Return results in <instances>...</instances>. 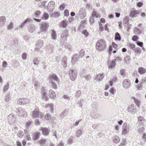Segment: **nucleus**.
I'll use <instances>...</instances> for the list:
<instances>
[{
  "label": "nucleus",
  "instance_id": "1",
  "mask_svg": "<svg viewBox=\"0 0 146 146\" xmlns=\"http://www.w3.org/2000/svg\"><path fill=\"white\" fill-rule=\"evenodd\" d=\"M48 80L50 86L53 89H56L58 88L56 82L58 83V84H60V80L58 76L55 74H52L49 76Z\"/></svg>",
  "mask_w": 146,
  "mask_h": 146
},
{
  "label": "nucleus",
  "instance_id": "2",
  "mask_svg": "<svg viewBox=\"0 0 146 146\" xmlns=\"http://www.w3.org/2000/svg\"><path fill=\"white\" fill-rule=\"evenodd\" d=\"M106 43L105 40L100 39L98 40L96 43V47L99 51H102L106 48Z\"/></svg>",
  "mask_w": 146,
  "mask_h": 146
},
{
  "label": "nucleus",
  "instance_id": "3",
  "mask_svg": "<svg viewBox=\"0 0 146 146\" xmlns=\"http://www.w3.org/2000/svg\"><path fill=\"white\" fill-rule=\"evenodd\" d=\"M68 74L70 79L72 81H74L76 78L78 73L76 70L70 69Z\"/></svg>",
  "mask_w": 146,
  "mask_h": 146
},
{
  "label": "nucleus",
  "instance_id": "4",
  "mask_svg": "<svg viewBox=\"0 0 146 146\" xmlns=\"http://www.w3.org/2000/svg\"><path fill=\"white\" fill-rule=\"evenodd\" d=\"M17 102L19 104L24 105L29 104L30 102V100L27 98H21L18 100Z\"/></svg>",
  "mask_w": 146,
  "mask_h": 146
},
{
  "label": "nucleus",
  "instance_id": "5",
  "mask_svg": "<svg viewBox=\"0 0 146 146\" xmlns=\"http://www.w3.org/2000/svg\"><path fill=\"white\" fill-rule=\"evenodd\" d=\"M129 124L126 122L124 123L122 126V133L124 135L127 134L129 131Z\"/></svg>",
  "mask_w": 146,
  "mask_h": 146
},
{
  "label": "nucleus",
  "instance_id": "6",
  "mask_svg": "<svg viewBox=\"0 0 146 146\" xmlns=\"http://www.w3.org/2000/svg\"><path fill=\"white\" fill-rule=\"evenodd\" d=\"M86 15V11L85 8H80L78 12V16L80 19H83L85 17Z\"/></svg>",
  "mask_w": 146,
  "mask_h": 146
},
{
  "label": "nucleus",
  "instance_id": "7",
  "mask_svg": "<svg viewBox=\"0 0 146 146\" xmlns=\"http://www.w3.org/2000/svg\"><path fill=\"white\" fill-rule=\"evenodd\" d=\"M49 25L47 23H42L40 28L41 32L45 33L46 32L48 29Z\"/></svg>",
  "mask_w": 146,
  "mask_h": 146
},
{
  "label": "nucleus",
  "instance_id": "8",
  "mask_svg": "<svg viewBox=\"0 0 146 146\" xmlns=\"http://www.w3.org/2000/svg\"><path fill=\"white\" fill-rule=\"evenodd\" d=\"M116 60L114 59L111 61H107V63L108 64V67L109 69H111L114 68L116 64Z\"/></svg>",
  "mask_w": 146,
  "mask_h": 146
},
{
  "label": "nucleus",
  "instance_id": "9",
  "mask_svg": "<svg viewBox=\"0 0 146 146\" xmlns=\"http://www.w3.org/2000/svg\"><path fill=\"white\" fill-rule=\"evenodd\" d=\"M68 31L66 29H65L62 32L61 35V39L63 40L64 39L66 40L68 36Z\"/></svg>",
  "mask_w": 146,
  "mask_h": 146
},
{
  "label": "nucleus",
  "instance_id": "10",
  "mask_svg": "<svg viewBox=\"0 0 146 146\" xmlns=\"http://www.w3.org/2000/svg\"><path fill=\"white\" fill-rule=\"evenodd\" d=\"M141 12L136 10H132L130 11V16L131 17L133 18L136 17L138 14H139Z\"/></svg>",
  "mask_w": 146,
  "mask_h": 146
},
{
  "label": "nucleus",
  "instance_id": "11",
  "mask_svg": "<svg viewBox=\"0 0 146 146\" xmlns=\"http://www.w3.org/2000/svg\"><path fill=\"white\" fill-rule=\"evenodd\" d=\"M123 84L124 88H129L130 84V80L128 79H125L123 81Z\"/></svg>",
  "mask_w": 146,
  "mask_h": 146
},
{
  "label": "nucleus",
  "instance_id": "12",
  "mask_svg": "<svg viewBox=\"0 0 146 146\" xmlns=\"http://www.w3.org/2000/svg\"><path fill=\"white\" fill-rule=\"evenodd\" d=\"M41 93L42 94V97L43 99H44L45 101H47L48 99V94L46 92V91L44 90V88H42Z\"/></svg>",
  "mask_w": 146,
  "mask_h": 146
},
{
  "label": "nucleus",
  "instance_id": "13",
  "mask_svg": "<svg viewBox=\"0 0 146 146\" xmlns=\"http://www.w3.org/2000/svg\"><path fill=\"white\" fill-rule=\"evenodd\" d=\"M18 113L21 117H26L27 116V112L24 109L20 108L18 111Z\"/></svg>",
  "mask_w": 146,
  "mask_h": 146
},
{
  "label": "nucleus",
  "instance_id": "14",
  "mask_svg": "<svg viewBox=\"0 0 146 146\" xmlns=\"http://www.w3.org/2000/svg\"><path fill=\"white\" fill-rule=\"evenodd\" d=\"M104 77L103 74H99L95 76L94 80L100 82L103 79Z\"/></svg>",
  "mask_w": 146,
  "mask_h": 146
},
{
  "label": "nucleus",
  "instance_id": "15",
  "mask_svg": "<svg viewBox=\"0 0 146 146\" xmlns=\"http://www.w3.org/2000/svg\"><path fill=\"white\" fill-rule=\"evenodd\" d=\"M61 64L64 68H66L67 66V58L66 56L62 57L61 60Z\"/></svg>",
  "mask_w": 146,
  "mask_h": 146
},
{
  "label": "nucleus",
  "instance_id": "16",
  "mask_svg": "<svg viewBox=\"0 0 146 146\" xmlns=\"http://www.w3.org/2000/svg\"><path fill=\"white\" fill-rule=\"evenodd\" d=\"M79 55L77 54H75L73 55L72 58V63L74 64L78 60L79 58Z\"/></svg>",
  "mask_w": 146,
  "mask_h": 146
},
{
  "label": "nucleus",
  "instance_id": "17",
  "mask_svg": "<svg viewBox=\"0 0 146 146\" xmlns=\"http://www.w3.org/2000/svg\"><path fill=\"white\" fill-rule=\"evenodd\" d=\"M6 18L5 16L0 17V25L3 27L6 22Z\"/></svg>",
  "mask_w": 146,
  "mask_h": 146
},
{
  "label": "nucleus",
  "instance_id": "18",
  "mask_svg": "<svg viewBox=\"0 0 146 146\" xmlns=\"http://www.w3.org/2000/svg\"><path fill=\"white\" fill-rule=\"evenodd\" d=\"M9 121L11 124H13L16 120L15 118L12 115H10L8 117Z\"/></svg>",
  "mask_w": 146,
  "mask_h": 146
},
{
  "label": "nucleus",
  "instance_id": "19",
  "mask_svg": "<svg viewBox=\"0 0 146 146\" xmlns=\"http://www.w3.org/2000/svg\"><path fill=\"white\" fill-rule=\"evenodd\" d=\"M145 121V120L142 117L139 116L138 117V122L139 125H143L144 123V122Z\"/></svg>",
  "mask_w": 146,
  "mask_h": 146
},
{
  "label": "nucleus",
  "instance_id": "20",
  "mask_svg": "<svg viewBox=\"0 0 146 146\" xmlns=\"http://www.w3.org/2000/svg\"><path fill=\"white\" fill-rule=\"evenodd\" d=\"M40 115V112L37 109H35L33 111V116L34 118H37Z\"/></svg>",
  "mask_w": 146,
  "mask_h": 146
},
{
  "label": "nucleus",
  "instance_id": "21",
  "mask_svg": "<svg viewBox=\"0 0 146 146\" xmlns=\"http://www.w3.org/2000/svg\"><path fill=\"white\" fill-rule=\"evenodd\" d=\"M41 131L43 135H48L49 133V130L46 128H42Z\"/></svg>",
  "mask_w": 146,
  "mask_h": 146
},
{
  "label": "nucleus",
  "instance_id": "22",
  "mask_svg": "<svg viewBox=\"0 0 146 146\" xmlns=\"http://www.w3.org/2000/svg\"><path fill=\"white\" fill-rule=\"evenodd\" d=\"M138 72L140 74L142 75L146 72V69L143 67H139L138 68Z\"/></svg>",
  "mask_w": 146,
  "mask_h": 146
},
{
  "label": "nucleus",
  "instance_id": "23",
  "mask_svg": "<svg viewBox=\"0 0 146 146\" xmlns=\"http://www.w3.org/2000/svg\"><path fill=\"white\" fill-rule=\"evenodd\" d=\"M134 104H132L130 107H128L127 108V110L128 111V112L131 113H136V111H134V108H133Z\"/></svg>",
  "mask_w": 146,
  "mask_h": 146
},
{
  "label": "nucleus",
  "instance_id": "24",
  "mask_svg": "<svg viewBox=\"0 0 146 146\" xmlns=\"http://www.w3.org/2000/svg\"><path fill=\"white\" fill-rule=\"evenodd\" d=\"M50 96L52 99H54L56 96L55 92L52 90H50L49 91Z\"/></svg>",
  "mask_w": 146,
  "mask_h": 146
},
{
  "label": "nucleus",
  "instance_id": "25",
  "mask_svg": "<svg viewBox=\"0 0 146 146\" xmlns=\"http://www.w3.org/2000/svg\"><path fill=\"white\" fill-rule=\"evenodd\" d=\"M29 31L31 33H33L35 29V27L34 25H29L28 28Z\"/></svg>",
  "mask_w": 146,
  "mask_h": 146
},
{
  "label": "nucleus",
  "instance_id": "26",
  "mask_svg": "<svg viewBox=\"0 0 146 146\" xmlns=\"http://www.w3.org/2000/svg\"><path fill=\"white\" fill-rule=\"evenodd\" d=\"M82 134V130L80 128L75 133V136L77 138H78Z\"/></svg>",
  "mask_w": 146,
  "mask_h": 146
},
{
  "label": "nucleus",
  "instance_id": "27",
  "mask_svg": "<svg viewBox=\"0 0 146 146\" xmlns=\"http://www.w3.org/2000/svg\"><path fill=\"white\" fill-rule=\"evenodd\" d=\"M114 39L115 40L120 41L121 40V37L118 32H116L115 34Z\"/></svg>",
  "mask_w": 146,
  "mask_h": 146
},
{
  "label": "nucleus",
  "instance_id": "28",
  "mask_svg": "<svg viewBox=\"0 0 146 146\" xmlns=\"http://www.w3.org/2000/svg\"><path fill=\"white\" fill-rule=\"evenodd\" d=\"M143 29L138 28L137 27H135L134 29V31L136 33L137 35H140L142 33Z\"/></svg>",
  "mask_w": 146,
  "mask_h": 146
},
{
  "label": "nucleus",
  "instance_id": "29",
  "mask_svg": "<svg viewBox=\"0 0 146 146\" xmlns=\"http://www.w3.org/2000/svg\"><path fill=\"white\" fill-rule=\"evenodd\" d=\"M40 59L39 58L35 57L33 60V64L35 65H37L39 63Z\"/></svg>",
  "mask_w": 146,
  "mask_h": 146
},
{
  "label": "nucleus",
  "instance_id": "30",
  "mask_svg": "<svg viewBox=\"0 0 146 146\" xmlns=\"http://www.w3.org/2000/svg\"><path fill=\"white\" fill-rule=\"evenodd\" d=\"M136 53L135 55L139 56L141 53V50L139 47H137L134 50Z\"/></svg>",
  "mask_w": 146,
  "mask_h": 146
},
{
  "label": "nucleus",
  "instance_id": "31",
  "mask_svg": "<svg viewBox=\"0 0 146 146\" xmlns=\"http://www.w3.org/2000/svg\"><path fill=\"white\" fill-rule=\"evenodd\" d=\"M131 98L133 99L134 100V102L138 107H139L140 106L141 102L138 100L136 99V98L133 97H132Z\"/></svg>",
  "mask_w": 146,
  "mask_h": 146
},
{
  "label": "nucleus",
  "instance_id": "32",
  "mask_svg": "<svg viewBox=\"0 0 146 146\" xmlns=\"http://www.w3.org/2000/svg\"><path fill=\"white\" fill-rule=\"evenodd\" d=\"M43 44V42L42 40H39L36 44V46H38L39 48H41Z\"/></svg>",
  "mask_w": 146,
  "mask_h": 146
},
{
  "label": "nucleus",
  "instance_id": "33",
  "mask_svg": "<svg viewBox=\"0 0 146 146\" xmlns=\"http://www.w3.org/2000/svg\"><path fill=\"white\" fill-rule=\"evenodd\" d=\"M60 25L63 28H65L67 27L68 25V24L65 20H63L61 21L60 23Z\"/></svg>",
  "mask_w": 146,
  "mask_h": 146
},
{
  "label": "nucleus",
  "instance_id": "34",
  "mask_svg": "<svg viewBox=\"0 0 146 146\" xmlns=\"http://www.w3.org/2000/svg\"><path fill=\"white\" fill-rule=\"evenodd\" d=\"M131 60L130 56H127L124 57V62L125 63L129 64Z\"/></svg>",
  "mask_w": 146,
  "mask_h": 146
},
{
  "label": "nucleus",
  "instance_id": "35",
  "mask_svg": "<svg viewBox=\"0 0 146 146\" xmlns=\"http://www.w3.org/2000/svg\"><path fill=\"white\" fill-rule=\"evenodd\" d=\"M40 136L39 132H36L35 133L33 136V139L34 140H36L38 139Z\"/></svg>",
  "mask_w": 146,
  "mask_h": 146
},
{
  "label": "nucleus",
  "instance_id": "36",
  "mask_svg": "<svg viewBox=\"0 0 146 146\" xmlns=\"http://www.w3.org/2000/svg\"><path fill=\"white\" fill-rule=\"evenodd\" d=\"M91 16L94 18H97L99 17V15L97 13L96 11L94 10L92 12Z\"/></svg>",
  "mask_w": 146,
  "mask_h": 146
},
{
  "label": "nucleus",
  "instance_id": "37",
  "mask_svg": "<svg viewBox=\"0 0 146 146\" xmlns=\"http://www.w3.org/2000/svg\"><path fill=\"white\" fill-rule=\"evenodd\" d=\"M51 37L53 40H55L56 38V31L54 30H52Z\"/></svg>",
  "mask_w": 146,
  "mask_h": 146
},
{
  "label": "nucleus",
  "instance_id": "38",
  "mask_svg": "<svg viewBox=\"0 0 146 146\" xmlns=\"http://www.w3.org/2000/svg\"><path fill=\"white\" fill-rule=\"evenodd\" d=\"M85 54V50L83 49L81 50L79 52V56L80 58L83 57Z\"/></svg>",
  "mask_w": 146,
  "mask_h": 146
},
{
  "label": "nucleus",
  "instance_id": "39",
  "mask_svg": "<svg viewBox=\"0 0 146 146\" xmlns=\"http://www.w3.org/2000/svg\"><path fill=\"white\" fill-rule=\"evenodd\" d=\"M10 93H8L6 96L5 101L7 103H8L9 102L10 100L11 99V96H10Z\"/></svg>",
  "mask_w": 146,
  "mask_h": 146
},
{
  "label": "nucleus",
  "instance_id": "40",
  "mask_svg": "<svg viewBox=\"0 0 146 146\" xmlns=\"http://www.w3.org/2000/svg\"><path fill=\"white\" fill-rule=\"evenodd\" d=\"M49 107L50 109V111L52 113L54 111L53 106L52 104H47L46 106V108H48Z\"/></svg>",
  "mask_w": 146,
  "mask_h": 146
},
{
  "label": "nucleus",
  "instance_id": "41",
  "mask_svg": "<svg viewBox=\"0 0 146 146\" xmlns=\"http://www.w3.org/2000/svg\"><path fill=\"white\" fill-rule=\"evenodd\" d=\"M9 84L8 82H7L3 87V91L5 92H7L9 88Z\"/></svg>",
  "mask_w": 146,
  "mask_h": 146
},
{
  "label": "nucleus",
  "instance_id": "42",
  "mask_svg": "<svg viewBox=\"0 0 146 146\" xmlns=\"http://www.w3.org/2000/svg\"><path fill=\"white\" fill-rule=\"evenodd\" d=\"M49 18V15L46 13H44L42 16V18L43 19L46 20Z\"/></svg>",
  "mask_w": 146,
  "mask_h": 146
},
{
  "label": "nucleus",
  "instance_id": "43",
  "mask_svg": "<svg viewBox=\"0 0 146 146\" xmlns=\"http://www.w3.org/2000/svg\"><path fill=\"white\" fill-rule=\"evenodd\" d=\"M68 114L67 111L64 110L60 115V116L61 118H63L64 117L66 116Z\"/></svg>",
  "mask_w": 146,
  "mask_h": 146
},
{
  "label": "nucleus",
  "instance_id": "44",
  "mask_svg": "<svg viewBox=\"0 0 146 146\" xmlns=\"http://www.w3.org/2000/svg\"><path fill=\"white\" fill-rule=\"evenodd\" d=\"M38 142L41 146L44 145L46 144V140L44 139H42L39 141Z\"/></svg>",
  "mask_w": 146,
  "mask_h": 146
},
{
  "label": "nucleus",
  "instance_id": "45",
  "mask_svg": "<svg viewBox=\"0 0 146 146\" xmlns=\"http://www.w3.org/2000/svg\"><path fill=\"white\" fill-rule=\"evenodd\" d=\"M41 13V12L38 10L36 11L34 15L36 18H39Z\"/></svg>",
  "mask_w": 146,
  "mask_h": 146
},
{
  "label": "nucleus",
  "instance_id": "46",
  "mask_svg": "<svg viewBox=\"0 0 146 146\" xmlns=\"http://www.w3.org/2000/svg\"><path fill=\"white\" fill-rule=\"evenodd\" d=\"M120 141V139L119 137L115 136L114 138L113 141L114 143H119Z\"/></svg>",
  "mask_w": 146,
  "mask_h": 146
},
{
  "label": "nucleus",
  "instance_id": "47",
  "mask_svg": "<svg viewBox=\"0 0 146 146\" xmlns=\"http://www.w3.org/2000/svg\"><path fill=\"white\" fill-rule=\"evenodd\" d=\"M82 92L80 90H77L76 92L75 96L77 98H78L81 96Z\"/></svg>",
  "mask_w": 146,
  "mask_h": 146
},
{
  "label": "nucleus",
  "instance_id": "48",
  "mask_svg": "<svg viewBox=\"0 0 146 146\" xmlns=\"http://www.w3.org/2000/svg\"><path fill=\"white\" fill-rule=\"evenodd\" d=\"M55 7V6H50L48 7L47 6V10L48 11H49L50 12H52L53 11Z\"/></svg>",
  "mask_w": 146,
  "mask_h": 146
},
{
  "label": "nucleus",
  "instance_id": "49",
  "mask_svg": "<svg viewBox=\"0 0 146 146\" xmlns=\"http://www.w3.org/2000/svg\"><path fill=\"white\" fill-rule=\"evenodd\" d=\"M13 24L12 22H11L9 25L7 26V28L8 30H10L13 28Z\"/></svg>",
  "mask_w": 146,
  "mask_h": 146
},
{
  "label": "nucleus",
  "instance_id": "50",
  "mask_svg": "<svg viewBox=\"0 0 146 146\" xmlns=\"http://www.w3.org/2000/svg\"><path fill=\"white\" fill-rule=\"evenodd\" d=\"M84 77L87 81L89 80L91 78V76L90 74L84 76Z\"/></svg>",
  "mask_w": 146,
  "mask_h": 146
},
{
  "label": "nucleus",
  "instance_id": "51",
  "mask_svg": "<svg viewBox=\"0 0 146 146\" xmlns=\"http://www.w3.org/2000/svg\"><path fill=\"white\" fill-rule=\"evenodd\" d=\"M129 46L130 48L133 50H134L136 48L135 45L132 43H129Z\"/></svg>",
  "mask_w": 146,
  "mask_h": 146
},
{
  "label": "nucleus",
  "instance_id": "52",
  "mask_svg": "<svg viewBox=\"0 0 146 146\" xmlns=\"http://www.w3.org/2000/svg\"><path fill=\"white\" fill-rule=\"evenodd\" d=\"M23 133L22 131H19L17 133V136L21 138L23 136Z\"/></svg>",
  "mask_w": 146,
  "mask_h": 146
},
{
  "label": "nucleus",
  "instance_id": "53",
  "mask_svg": "<svg viewBox=\"0 0 146 146\" xmlns=\"http://www.w3.org/2000/svg\"><path fill=\"white\" fill-rule=\"evenodd\" d=\"M33 122L31 121H29L27 122L26 123V126L28 129L29 127L31 125Z\"/></svg>",
  "mask_w": 146,
  "mask_h": 146
},
{
  "label": "nucleus",
  "instance_id": "54",
  "mask_svg": "<svg viewBox=\"0 0 146 146\" xmlns=\"http://www.w3.org/2000/svg\"><path fill=\"white\" fill-rule=\"evenodd\" d=\"M52 16H54L55 17L57 18L60 16V13L58 12H55L52 14Z\"/></svg>",
  "mask_w": 146,
  "mask_h": 146
},
{
  "label": "nucleus",
  "instance_id": "55",
  "mask_svg": "<svg viewBox=\"0 0 146 146\" xmlns=\"http://www.w3.org/2000/svg\"><path fill=\"white\" fill-rule=\"evenodd\" d=\"M82 33L86 37L88 36L89 34L86 30H83L82 31Z\"/></svg>",
  "mask_w": 146,
  "mask_h": 146
},
{
  "label": "nucleus",
  "instance_id": "56",
  "mask_svg": "<svg viewBox=\"0 0 146 146\" xmlns=\"http://www.w3.org/2000/svg\"><path fill=\"white\" fill-rule=\"evenodd\" d=\"M45 118L46 119L49 120L51 119L52 117L49 113H47L45 115Z\"/></svg>",
  "mask_w": 146,
  "mask_h": 146
},
{
  "label": "nucleus",
  "instance_id": "57",
  "mask_svg": "<svg viewBox=\"0 0 146 146\" xmlns=\"http://www.w3.org/2000/svg\"><path fill=\"white\" fill-rule=\"evenodd\" d=\"M125 70L124 69H121L120 71V74L123 76H125Z\"/></svg>",
  "mask_w": 146,
  "mask_h": 146
},
{
  "label": "nucleus",
  "instance_id": "58",
  "mask_svg": "<svg viewBox=\"0 0 146 146\" xmlns=\"http://www.w3.org/2000/svg\"><path fill=\"white\" fill-rule=\"evenodd\" d=\"M113 47L111 45L109 46L108 51L110 55L111 54V52L113 50Z\"/></svg>",
  "mask_w": 146,
  "mask_h": 146
},
{
  "label": "nucleus",
  "instance_id": "59",
  "mask_svg": "<svg viewBox=\"0 0 146 146\" xmlns=\"http://www.w3.org/2000/svg\"><path fill=\"white\" fill-rule=\"evenodd\" d=\"M94 18L91 16L89 20V22L90 24H92L94 23L95 22Z\"/></svg>",
  "mask_w": 146,
  "mask_h": 146
},
{
  "label": "nucleus",
  "instance_id": "60",
  "mask_svg": "<svg viewBox=\"0 0 146 146\" xmlns=\"http://www.w3.org/2000/svg\"><path fill=\"white\" fill-rule=\"evenodd\" d=\"M139 39V37L136 35L133 36L132 38V40L134 41H136Z\"/></svg>",
  "mask_w": 146,
  "mask_h": 146
},
{
  "label": "nucleus",
  "instance_id": "61",
  "mask_svg": "<svg viewBox=\"0 0 146 146\" xmlns=\"http://www.w3.org/2000/svg\"><path fill=\"white\" fill-rule=\"evenodd\" d=\"M85 27V25L82 24H81L80 25L79 27H78V30L79 31H82L83 29Z\"/></svg>",
  "mask_w": 146,
  "mask_h": 146
},
{
  "label": "nucleus",
  "instance_id": "62",
  "mask_svg": "<svg viewBox=\"0 0 146 146\" xmlns=\"http://www.w3.org/2000/svg\"><path fill=\"white\" fill-rule=\"evenodd\" d=\"M136 43L138 46L141 47H142L143 46V43L142 42L137 40L136 41Z\"/></svg>",
  "mask_w": 146,
  "mask_h": 146
},
{
  "label": "nucleus",
  "instance_id": "63",
  "mask_svg": "<svg viewBox=\"0 0 146 146\" xmlns=\"http://www.w3.org/2000/svg\"><path fill=\"white\" fill-rule=\"evenodd\" d=\"M143 5V3L141 1H139L136 3L137 6L139 7H141Z\"/></svg>",
  "mask_w": 146,
  "mask_h": 146
},
{
  "label": "nucleus",
  "instance_id": "64",
  "mask_svg": "<svg viewBox=\"0 0 146 146\" xmlns=\"http://www.w3.org/2000/svg\"><path fill=\"white\" fill-rule=\"evenodd\" d=\"M40 85V83L39 82H38L37 81H35V87H36V88L39 87V86Z\"/></svg>",
  "mask_w": 146,
  "mask_h": 146
}]
</instances>
